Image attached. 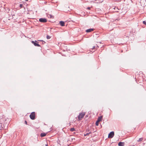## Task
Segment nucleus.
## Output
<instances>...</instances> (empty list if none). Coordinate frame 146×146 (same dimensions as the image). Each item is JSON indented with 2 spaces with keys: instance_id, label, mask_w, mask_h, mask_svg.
Wrapping results in <instances>:
<instances>
[{
  "instance_id": "f257e3e1",
  "label": "nucleus",
  "mask_w": 146,
  "mask_h": 146,
  "mask_svg": "<svg viewBox=\"0 0 146 146\" xmlns=\"http://www.w3.org/2000/svg\"><path fill=\"white\" fill-rule=\"evenodd\" d=\"M85 115V113L84 112H82L79 114L78 117V120H81L84 117Z\"/></svg>"
},
{
  "instance_id": "f03ea898",
  "label": "nucleus",
  "mask_w": 146,
  "mask_h": 146,
  "mask_svg": "<svg viewBox=\"0 0 146 146\" xmlns=\"http://www.w3.org/2000/svg\"><path fill=\"white\" fill-rule=\"evenodd\" d=\"M30 117L31 119L32 120H34L35 118V113L34 112H32L30 115Z\"/></svg>"
},
{
  "instance_id": "7ed1b4c3",
  "label": "nucleus",
  "mask_w": 146,
  "mask_h": 146,
  "mask_svg": "<svg viewBox=\"0 0 146 146\" xmlns=\"http://www.w3.org/2000/svg\"><path fill=\"white\" fill-rule=\"evenodd\" d=\"M114 133L113 131L111 132L108 135V138H112L114 136Z\"/></svg>"
},
{
  "instance_id": "20e7f679",
  "label": "nucleus",
  "mask_w": 146,
  "mask_h": 146,
  "mask_svg": "<svg viewBox=\"0 0 146 146\" xmlns=\"http://www.w3.org/2000/svg\"><path fill=\"white\" fill-rule=\"evenodd\" d=\"M39 21L42 23H46L47 22V20L45 18H41L39 19Z\"/></svg>"
},
{
  "instance_id": "39448f33",
  "label": "nucleus",
  "mask_w": 146,
  "mask_h": 146,
  "mask_svg": "<svg viewBox=\"0 0 146 146\" xmlns=\"http://www.w3.org/2000/svg\"><path fill=\"white\" fill-rule=\"evenodd\" d=\"M35 42H38L36 40H35V42L33 41H32V43H33L35 45V46H38V47H39L40 46L39 44H38L36 43Z\"/></svg>"
},
{
  "instance_id": "423d86ee",
  "label": "nucleus",
  "mask_w": 146,
  "mask_h": 146,
  "mask_svg": "<svg viewBox=\"0 0 146 146\" xmlns=\"http://www.w3.org/2000/svg\"><path fill=\"white\" fill-rule=\"evenodd\" d=\"M125 143L123 142H120L118 144L119 146H124V145Z\"/></svg>"
},
{
  "instance_id": "0eeeda50",
  "label": "nucleus",
  "mask_w": 146,
  "mask_h": 146,
  "mask_svg": "<svg viewBox=\"0 0 146 146\" xmlns=\"http://www.w3.org/2000/svg\"><path fill=\"white\" fill-rule=\"evenodd\" d=\"M94 31V29H90L87 30L86 31V32L87 33H89L92 32Z\"/></svg>"
},
{
  "instance_id": "6e6552de",
  "label": "nucleus",
  "mask_w": 146,
  "mask_h": 146,
  "mask_svg": "<svg viewBox=\"0 0 146 146\" xmlns=\"http://www.w3.org/2000/svg\"><path fill=\"white\" fill-rule=\"evenodd\" d=\"M103 116H101L100 117H99L98 118V121H100L102 120V119Z\"/></svg>"
},
{
  "instance_id": "1a4fd4ad",
  "label": "nucleus",
  "mask_w": 146,
  "mask_h": 146,
  "mask_svg": "<svg viewBox=\"0 0 146 146\" xmlns=\"http://www.w3.org/2000/svg\"><path fill=\"white\" fill-rule=\"evenodd\" d=\"M60 25L62 26H63L64 25V22L62 21H61L60 22Z\"/></svg>"
},
{
  "instance_id": "9d476101",
  "label": "nucleus",
  "mask_w": 146,
  "mask_h": 146,
  "mask_svg": "<svg viewBox=\"0 0 146 146\" xmlns=\"http://www.w3.org/2000/svg\"><path fill=\"white\" fill-rule=\"evenodd\" d=\"M46 133H42L40 134L41 137H43L46 136Z\"/></svg>"
},
{
  "instance_id": "9b49d317",
  "label": "nucleus",
  "mask_w": 146,
  "mask_h": 146,
  "mask_svg": "<svg viewBox=\"0 0 146 146\" xmlns=\"http://www.w3.org/2000/svg\"><path fill=\"white\" fill-rule=\"evenodd\" d=\"M48 16L49 18H54V16L48 14Z\"/></svg>"
},
{
  "instance_id": "f8f14e48",
  "label": "nucleus",
  "mask_w": 146,
  "mask_h": 146,
  "mask_svg": "<svg viewBox=\"0 0 146 146\" xmlns=\"http://www.w3.org/2000/svg\"><path fill=\"white\" fill-rule=\"evenodd\" d=\"M70 130L71 131H75V129L74 128H72L70 129Z\"/></svg>"
},
{
  "instance_id": "ddd939ff",
  "label": "nucleus",
  "mask_w": 146,
  "mask_h": 146,
  "mask_svg": "<svg viewBox=\"0 0 146 146\" xmlns=\"http://www.w3.org/2000/svg\"><path fill=\"white\" fill-rule=\"evenodd\" d=\"M143 140V138H139V139L137 140L138 142H140L142 141Z\"/></svg>"
},
{
  "instance_id": "4468645a",
  "label": "nucleus",
  "mask_w": 146,
  "mask_h": 146,
  "mask_svg": "<svg viewBox=\"0 0 146 146\" xmlns=\"http://www.w3.org/2000/svg\"><path fill=\"white\" fill-rule=\"evenodd\" d=\"M99 122V121H98V120L96 121V126H98Z\"/></svg>"
},
{
  "instance_id": "2eb2a0df",
  "label": "nucleus",
  "mask_w": 146,
  "mask_h": 146,
  "mask_svg": "<svg viewBox=\"0 0 146 146\" xmlns=\"http://www.w3.org/2000/svg\"><path fill=\"white\" fill-rule=\"evenodd\" d=\"M46 38L47 39H50V36L49 35H47Z\"/></svg>"
},
{
  "instance_id": "dca6fc26",
  "label": "nucleus",
  "mask_w": 146,
  "mask_h": 146,
  "mask_svg": "<svg viewBox=\"0 0 146 146\" xmlns=\"http://www.w3.org/2000/svg\"><path fill=\"white\" fill-rule=\"evenodd\" d=\"M23 7V5L22 4H21L20 5V8H22Z\"/></svg>"
},
{
  "instance_id": "f3484780",
  "label": "nucleus",
  "mask_w": 146,
  "mask_h": 146,
  "mask_svg": "<svg viewBox=\"0 0 146 146\" xmlns=\"http://www.w3.org/2000/svg\"><path fill=\"white\" fill-rule=\"evenodd\" d=\"M143 23L146 25V21H143Z\"/></svg>"
},
{
  "instance_id": "a211bd4d",
  "label": "nucleus",
  "mask_w": 146,
  "mask_h": 146,
  "mask_svg": "<svg viewBox=\"0 0 146 146\" xmlns=\"http://www.w3.org/2000/svg\"><path fill=\"white\" fill-rule=\"evenodd\" d=\"M87 9H88V10H90V7H88V8H87Z\"/></svg>"
},
{
  "instance_id": "6ab92c4d",
  "label": "nucleus",
  "mask_w": 146,
  "mask_h": 146,
  "mask_svg": "<svg viewBox=\"0 0 146 146\" xmlns=\"http://www.w3.org/2000/svg\"><path fill=\"white\" fill-rule=\"evenodd\" d=\"M25 123L27 124V122L26 121H25Z\"/></svg>"
},
{
  "instance_id": "aec40b11",
  "label": "nucleus",
  "mask_w": 146,
  "mask_h": 146,
  "mask_svg": "<svg viewBox=\"0 0 146 146\" xmlns=\"http://www.w3.org/2000/svg\"><path fill=\"white\" fill-rule=\"evenodd\" d=\"M48 145L47 144H46V145H45V146H48Z\"/></svg>"
},
{
  "instance_id": "412c9836",
  "label": "nucleus",
  "mask_w": 146,
  "mask_h": 146,
  "mask_svg": "<svg viewBox=\"0 0 146 146\" xmlns=\"http://www.w3.org/2000/svg\"><path fill=\"white\" fill-rule=\"evenodd\" d=\"M25 1H28V0H25Z\"/></svg>"
},
{
  "instance_id": "4be33fe9",
  "label": "nucleus",
  "mask_w": 146,
  "mask_h": 146,
  "mask_svg": "<svg viewBox=\"0 0 146 146\" xmlns=\"http://www.w3.org/2000/svg\"><path fill=\"white\" fill-rule=\"evenodd\" d=\"M95 48V47H94L93 48Z\"/></svg>"
}]
</instances>
